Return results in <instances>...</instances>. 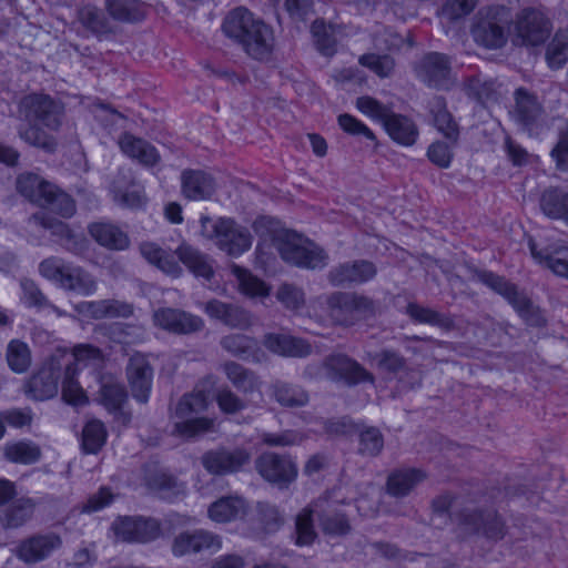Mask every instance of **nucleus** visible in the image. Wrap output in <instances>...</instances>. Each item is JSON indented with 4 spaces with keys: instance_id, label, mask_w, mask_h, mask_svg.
I'll use <instances>...</instances> for the list:
<instances>
[{
    "instance_id": "9b49d317",
    "label": "nucleus",
    "mask_w": 568,
    "mask_h": 568,
    "mask_svg": "<svg viewBox=\"0 0 568 568\" xmlns=\"http://www.w3.org/2000/svg\"><path fill=\"white\" fill-rule=\"evenodd\" d=\"M551 32L550 20L538 9L524 8L516 18L514 43L536 47L546 42Z\"/></svg>"
},
{
    "instance_id": "4c0bfd02",
    "label": "nucleus",
    "mask_w": 568,
    "mask_h": 568,
    "mask_svg": "<svg viewBox=\"0 0 568 568\" xmlns=\"http://www.w3.org/2000/svg\"><path fill=\"white\" fill-rule=\"evenodd\" d=\"M19 285V301L26 308L34 310L39 313L52 312L58 316H63L65 314L58 306L50 302V300L45 296V294L33 280L23 277L20 280Z\"/></svg>"
},
{
    "instance_id": "20e7f679",
    "label": "nucleus",
    "mask_w": 568,
    "mask_h": 568,
    "mask_svg": "<svg viewBox=\"0 0 568 568\" xmlns=\"http://www.w3.org/2000/svg\"><path fill=\"white\" fill-rule=\"evenodd\" d=\"M17 190L30 202L47 207L64 219L73 216L77 211L75 202L69 194L37 174L19 175Z\"/></svg>"
},
{
    "instance_id": "c03bdc74",
    "label": "nucleus",
    "mask_w": 568,
    "mask_h": 568,
    "mask_svg": "<svg viewBox=\"0 0 568 568\" xmlns=\"http://www.w3.org/2000/svg\"><path fill=\"white\" fill-rule=\"evenodd\" d=\"M405 313L412 322L417 324H427L444 331H450L455 327V320L449 313H442L416 302H409L406 305Z\"/></svg>"
},
{
    "instance_id": "603ef678",
    "label": "nucleus",
    "mask_w": 568,
    "mask_h": 568,
    "mask_svg": "<svg viewBox=\"0 0 568 568\" xmlns=\"http://www.w3.org/2000/svg\"><path fill=\"white\" fill-rule=\"evenodd\" d=\"M358 454L367 457L378 456L384 448V436L375 426L359 424L358 430Z\"/></svg>"
},
{
    "instance_id": "4be33fe9",
    "label": "nucleus",
    "mask_w": 568,
    "mask_h": 568,
    "mask_svg": "<svg viewBox=\"0 0 568 568\" xmlns=\"http://www.w3.org/2000/svg\"><path fill=\"white\" fill-rule=\"evenodd\" d=\"M528 247L537 263L551 270L556 275L568 280V246L547 244L529 237Z\"/></svg>"
},
{
    "instance_id": "79ce46f5",
    "label": "nucleus",
    "mask_w": 568,
    "mask_h": 568,
    "mask_svg": "<svg viewBox=\"0 0 568 568\" xmlns=\"http://www.w3.org/2000/svg\"><path fill=\"white\" fill-rule=\"evenodd\" d=\"M365 358L381 373L390 377H396L408 369L407 359L393 348H382L378 352L366 351Z\"/></svg>"
},
{
    "instance_id": "09e8293b",
    "label": "nucleus",
    "mask_w": 568,
    "mask_h": 568,
    "mask_svg": "<svg viewBox=\"0 0 568 568\" xmlns=\"http://www.w3.org/2000/svg\"><path fill=\"white\" fill-rule=\"evenodd\" d=\"M146 12V4L140 0H109V16L121 22H141Z\"/></svg>"
},
{
    "instance_id": "69168bd1",
    "label": "nucleus",
    "mask_w": 568,
    "mask_h": 568,
    "mask_svg": "<svg viewBox=\"0 0 568 568\" xmlns=\"http://www.w3.org/2000/svg\"><path fill=\"white\" fill-rule=\"evenodd\" d=\"M455 146L449 141H435L427 149V158L434 165L448 169L454 159L453 148Z\"/></svg>"
},
{
    "instance_id": "8fccbe9b",
    "label": "nucleus",
    "mask_w": 568,
    "mask_h": 568,
    "mask_svg": "<svg viewBox=\"0 0 568 568\" xmlns=\"http://www.w3.org/2000/svg\"><path fill=\"white\" fill-rule=\"evenodd\" d=\"M272 389L274 399L286 408H300L310 400L307 392L298 385L277 381Z\"/></svg>"
},
{
    "instance_id": "f03ea898",
    "label": "nucleus",
    "mask_w": 568,
    "mask_h": 568,
    "mask_svg": "<svg viewBox=\"0 0 568 568\" xmlns=\"http://www.w3.org/2000/svg\"><path fill=\"white\" fill-rule=\"evenodd\" d=\"M104 359L102 352L91 345H79L74 347L72 362L65 365L62 381V398L73 406H81L88 402V396L77 379V375L88 369L98 388V402L106 405V382L103 372Z\"/></svg>"
},
{
    "instance_id": "a19ab883",
    "label": "nucleus",
    "mask_w": 568,
    "mask_h": 568,
    "mask_svg": "<svg viewBox=\"0 0 568 568\" xmlns=\"http://www.w3.org/2000/svg\"><path fill=\"white\" fill-rule=\"evenodd\" d=\"M140 253L151 265L158 267L162 272L179 277L182 275V267L175 260L174 254L163 250L154 242H142L140 244Z\"/></svg>"
},
{
    "instance_id": "0e129e2a",
    "label": "nucleus",
    "mask_w": 568,
    "mask_h": 568,
    "mask_svg": "<svg viewBox=\"0 0 568 568\" xmlns=\"http://www.w3.org/2000/svg\"><path fill=\"white\" fill-rule=\"evenodd\" d=\"M434 125L452 145L458 144L459 128L446 108H442L434 113Z\"/></svg>"
},
{
    "instance_id": "f257e3e1",
    "label": "nucleus",
    "mask_w": 568,
    "mask_h": 568,
    "mask_svg": "<svg viewBox=\"0 0 568 568\" xmlns=\"http://www.w3.org/2000/svg\"><path fill=\"white\" fill-rule=\"evenodd\" d=\"M453 505L450 494L439 495L432 501L433 513L439 517L448 516L460 540L481 537L489 542H498L506 536V523L493 505L481 504L475 497L466 498L459 508L450 511Z\"/></svg>"
},
{
    "instance_id": "37998d69",
    "label": "nucleus",
    "mask_w": 568,
    "mask_h": 568,
    "mask_svg": "<svg viewBox=\"0 0 568 568\" xmlns=\"http://www.w3.org/2000/svg\"><path fill=\"white\" fill-rule=\"evenodd\" d=\"M205 312L209 316L220 320L230 327L244 328L250 324L247 312L234 304L219 300L209 301L205 304Z\"/></svg>"
},
{
    "instance_id": "f8f14e48",
    "label": "nucleus",
    "mask_w": 568,
    "mask_h": 568,
    "mask_svg": "<svg viewBox=\"0 0 568 568\" xmlns=\"http://www.w3.org/2000/svg\"><path fill=\"white\" fill-rule=\"evenodd\" d=\"M20 108L28 122H36L50 131H57L61 125L63 108L48 94H29L21 100Z\"/></svg>"
},
{
    "instance_id": "4d7b16f0",
    "label": "nucleus",
    "mask_w": 568,
    "mask_h": 568,
    "mask_svg": "<svg viewBox=\"0 0 568 568\" xmlns=\"http://www.w3.org/2000/svg\"><path fill=\"white\" fill-rule=\"evenodd\" d=\"M546 61L551 70L562 69L568 62V38L556 33L546 48Z\"/></svg>"
},
{
    "instance_id": "dca6fc26",
    "label": "nucleus",
    "mask_w": 568,
    "mask_h": 568,
    "mask_svg": "<svg viewBox=\"0 0 568 568\" xmlns=\"http://www.w3.org/2000/svg\"><path fill=\"white\" fill-rule=\"evenodd\" d=\"M376 275L377 267L373 262L355 260L333 266L327 280L334 287H353L374 280Z\"/></svg>"
},
{
    "instance_id": "3c124183",
    "label": "nucleus",
    "mask_w": 568,
    "mask_h": 568,
    "mask_svg": "<svg viewBox=\"0 0 568 568\" xmlns=\"http://www.w3.org/2000/svg\"><path fill=\"white\" fill-rule=\"evenodd\" d=\"M315 507L308 506L302 509L295 519V545L300 547L311 546L317 538L314 526Z\"/></svg>"
},
{
    "instance_id": "a18cd8bd",
    "label": "nucleus",
    "mask_w": 568,
    "mask_h": 568,
    "mask_svg": "<svg viewBox=\"0 0 568 568\" xmlns=\"http://www.w3.org/2000/svg\"><path fill=\"white\" fill-rule=\"evenodd\" d=\"M539 206L547 217L568 224V191L558 186L546 189L540 195Z\"/></svg>"
},
{
    "instance_id": "e2e57ef3",
    "label": "nucleus",
    "mask_w": 568,
    "mask_h": 568,
    "mask_svg": "<svg viewBox=\"0 0 568 568\" xmlns=\"http://www.w3.org/2000/svg\"><path fill=\"white\" fill-rule=\"evenodd\" d=\"M215 402L219 409L225 415L237 414L247 407V402L237 396L227 386L216 389Z\"/></svg>"
},
{
    "instance_id": "aec40b11",
    "label": "nucleus",
    "mask_w": 568,
    "mask_h": 568,
    "mask_svg": "<svg viewBox=\"0 0 568 568\" xmlns=\"http://www.w3.org/2000/svg\"><path fill=\"white\" fill-rule=\"evenodd\" d=\"M417 78L434 89H448L450 83V61L439 52L426 53L415 68Z\"/></svg>"
},
{
    "instance_id": "7c9ffc66",
    "label": "nucleus",
    "mask_w": 568,
    "mask_h": 568,
    "mask_svg": "<svg viewBox=\"0 0 568 568\" xmlns=\"http://www.w3.org/2000/svg\"><path fill=\"white\" fill-rule=\"evenodd\" d=\"M247 501L237 495L222 496L213 501L207 509V516L215 523L242 520L248 513Z\"/></svg>"
},
{
    "instance_id": "ea45409f",
    "label": "nucleus",
    "mask_w": 568,
    "mask_h": 568,
    "mask_svg": "<svg viewBox=\"0 0 568 568\" xmlns=\"http://www.w3.org/2000/svg\"><path fill=\"white\" fill-rule=\"evenodd\" d=\"M220 344L224 351L243 361L258 362L262 355L258 341L244 334L226 335Z\"/></svg>"
},
{
    "instance_id": "f704fd0d",
    "label": "nucleus",
    "mask_w": 568,
    "mask_h": 568,
    "mask_svg": "<svg viewBox=\"0 0 568 568\" xmlns=\"http://www.w3.org/2000/svg\"><path fill=\"white\" fill-rule=\"evenodd\" d=\"M119 146L126 156L138 160L139 163L148 168L156 165L161 160L154 145L130 133L122 134Z\"/></svg>"
},
{
    "instance_id": "9d476101",
    "label": "nucleus",
    "mask_w": 568,
    "mask_h": 568,
    "mask_svg": "<svg viewBox=\"0 0 568 568\" xmlns=\"http://www.w3.org/2000/svg\"><path fill=\"white\" fill-rule=\"evenodd\" d=\"M510 11L505 6L490 7L487 16L471 29L474 40L487 49H500L507 43Z\"/></svg>"
},
{
    "instance_id": "6ab92c4d",
    "label": "nucleus",
    "mask_w": 568,
    "mask_h": 568,
    "mask_svg": "<svg viewBox=\"0 0 568 568\" xmlns=\"http://www.w3.org/2000/svg\"><path fill=\"white\" fill-rule=\"evenodd\" d=\"M60 377L61 364L51 357L29 378L26 393L34 400L50 399L58 394Z\"/></svg>"
},
{
    "instance_id": "5701e85b",
    "label": "nucleus",
    "mask_w": 568,
    "mask_h": 568,
    "mask_svg": "<svg viewBox=\"0 0 568 568\" xmlns=\"http://www.w3.org/2000/svg\"><path fill=\"white\" fill-rule=\"evenodd\" d=\"M314 507L320 527L325 536L345 537L351 532L352 526L347 515L335 503L323 497L314 503Z\"/></svg>"
},
{
    "instance_id": "cd10ccee",
    "label": "nucleus",
    "mask_w": 568,
    "mask_h": 568,
    "mask_svg": "<svg viewBox=\"0 0 568 568\" xmlns=\"http://www.w3.org/2000/svg\"><path fill=\"white\" fill-rule=\"evenodd\" d=\"M515 106L510 112L515 122L524 130L531 131L542 113V106L536 94L520 87L514 92Z\"/></svg>"
},
{
    "instance_id": "bf43d9fd",
    "label": "nucleus",
    "mask_w": 568,
    "mask_h": 568,
    "mask_svg": "<svg viewBox=\"0 0 568 568\" xmlns=\"http://www.w3.org/2000/svg\"><path fill=\"white\" fill-rule=\"evenodd\" d=\"M113 201L123 209L134 211L144 210L148 204L145 187L141 181L134 183V186L128 187V191L113 196Z\"/></svg>"
},
{
    "instance_id": "393cba45",
    "label": "nucleus",
    "mask_w": 568,
    "mask_h": 568,
    "mask_svg": "<svg viewBox=\"0 0 568 568\" xmlns=\"http://www.w3.org/2000/svg\"><path fill=\"white\" fill-rule=\"evenodd\" d=\"M216 190L214 176L203 170L185 169L181 173V193L190 201L210 199Z\"/></svg>"
},
{
    "instance_id": "5fc2aeb1",
    "label": "nucleus",
    "mask_w": 568,
    "mask_h": 568,
    "mask_svg": "<svg viewBox=\"0 0 568 568\" xmlns=\"http://www.w3.org/2000/svg\"><path fill=\"white\" fill-rule=\"evenodd\" d=\"M146 486L162 499L172 500L181 493L178 479L168 473L158 471L146 476Z\"/></svg>"
},
{
    "instance_id": "6e6552de",
    "label": "nucleus",
    "mask_w": 568,
    "mask_h": 568,
    "mask_svg": "<svg viewBox=\"0 0 568 568\" xmlns=\"http://www.w3.org/2000/svg\"><path fill=\"white\" fill-rule=\"evenodd\" d=\"M327 312L333 322L341 326H353L374 313L372 298L349 292H334L327 300Z\"/></svg>"
},
{
    "instance_id": "e433bc0d",
    "label": "nucleus",
    "mask_w": 568,
    "mask_h": 568,
    "mask_svg": "<svg viewBox=\"0 0 568 568\" xmlns=\"http://www.w3.org/2000/svg\"><path fill=\"white\" fill-rule=\"evenodd\" d=\"M256 21L257 19L247 8L236 7L224 17L221 28L225 37L239 44L250 33V29Z\"/></svg>"
},
{
    "instance_id": "c756f323",
    "label": "nucleus",
    "mask_w": 568,
    "mask_h": 568,
    "mask_svg": "<svg viewBox=\"0 0 568 568\" xmlns=\"http://www.w3.org/2000/svg\"><path fill=\"white\" fill-rule=\"evenodd\" d=\"M263 345L271 353L284 357H306L312 353L307 341L284 333L265 334Z\"/></svg>"
},
{
    "instance_id": "1a4fd4ad",
    "label": "nucleus",
    "mask_w": 568,
    "mask_h": 568,
    "mask_svg": "<svg viewBox=\"0 0 568 568\" xmlns=\"http://www.w3.org/2000/svg\"><path fill=\"white\" fill-rule=\"evenodd\" d=\"M202 227L212 224V234L210 237L215 240L217 247L230 256L237 257L248 251L252 245V235L250 231L237 224L233 219L220 217L216 221L204 216L201 217Z\"/></svg>"
},
{
    "instance_id": "49530a36",
    "label": "nucleus",
    "mask_w": 568,
    "mask_h": 568,
    "mask_svg": "<svg viewBox=\"0 0 568 568\" xmlns=\"http://www.w3.org/2000/svg\"><path fill=\"white\" fill-rule=\"evenodd\" d=\"M3 456L13 464L32 465L41 459L42 452L34 442L21 439L8 442L3 447Z\"/></svg>"
},
{
    "instance_id": "b1692460",
    "label": "nucleus",
    "mask_w": 568,
    "mask_h": 568,
    "mask_svg": "<svg viewBox=\"0 0 568 568\" xmlns=\"http://www.w3.org/2000/svg\"><path fill=\"white\" fill-rule=\"evenodd\" d=\"M251 58L264 61L270 58L274 48L273 29L263 20L257 19L250 33L239 43Z\"/></svg>"
},
{
    "instance_id": "338daca9",
    "label": "nucleus",
    "mask_w": 568,
    "mask_h": 568,
    "mask_svg": "<svg viewBox=\"0 0 568 568\" xmlns=\"http://www.w3.org/2000/svg\"><path fill=\"white\" fill-rule=\"evenodd\" d=\"M337 123L339 128L349 135L364 136L372 142L376 140L374 132L364 122L349 113L339 114L337 116Z\"/></svg>"
},
{
    "instance_id": "423d86ee",
    "label": "nucleus",
    "mask_w": 568,
    "mask_h": 568,
    "mask_svg": "<svg viewBox=\"0 0 568 568\" xmlns=\"http://www.w3.org/2000/svg\"><path fill=\"white\" fill-rule=\"evenodd\" d=\"M207 408V397L203 392L184 394L178 402L173 416L181 419L174 423L172 435L184 439L207 433L214 427V419L192 417Z\"/></svg>"
},
{
    "instance_id": "680f3d73",
    "label": "nucleus",
    "mask_w": 568,
    "mask_h": 568,
    "mask_svg": "<svg viewBox=\"0 0 568 568\" xmlns=\"http://www.w3.org/2000/svg\"><path fill=\"white\" fill-rule=\"evenodd\" d=\"M358 62L379 78L390 77L395 69V60L389 54L365 53L359 57Z\"/></svg>"
},
{
    "instance_id": "4468645a",
    "label": "nucleus",
    "mask_w": 568,
    "mask_h": 568,
    "mask_svg": "<svg viewBox=\"0 0 568 568\" xmlns=\"http://www.w3.org/2000/svg\"><path fill=\"white\" fill-rule=\"evenodd\" d=\"M221 548V537L203 528L181 531L174 537L171 545L172 555L176 558L202 552L213 554Z\"/></svg>"
},
{
    "instance_id": "39448f33",
    "label": "nucleus",
    "mask_w": 568,
    "mask_h": 568,
    "mask_svg": "<svg viewBox=\"0 0 568 568\" xmlns=\"http://www.w3.org/2000/svg\"><path fill=\"white\" fill-rule=\"evenodd\" d=\"M275 247L286 263L304 270H323L327 266V252L315 242L294 231L283 230L274 236Z\"/></svg>"
},
{
    "instance_id": "72a5a7b5",
    "label": "nucleus",
    "mask_w": 568,
    "mask_h": 568,
    "mask_svg": "<svg viewBox=\"0 0 568 568\" xmlns=\"http://www.w3.org/2000/svg\"><path fill=\"white\" fill-rule=\"evenodd\" d=\"M109 415L112 416V430L120 433L132 420V412L129 408V395L123 386L114 385L109 381Z\"/></svg>"
},
{
    "instance_id": "412c9836",
    "label": "nucleus",
    "mask_w": 568,
    "mask_h": 568,
    "mask_svg": "<svg viewBox=\"0 0 568 568\" xmlns=\"http://www.w3.org/2000/svg\"><path fill=\"white\" fill-rule=\"evenodd\" d=\"M125 371L133 398L141 404L148 403L153 383V367L149 359L135 353L129 358Z\"/></svg>"
},
{
    "instance_id": "13d9d810",
    "label": "nucleus",
    "mask_w": 568,
    "mask_h": 568,
    "mask_svg": "<svg viewBox=\"0 0 568 568\" xmlns=\"http://www.w3.org/2000/svg\"><path fill=\"white\" fill-rule=\"evenodd\" d=\"M105 429L101 420H89L82 432V447L88 454L98 453L105 440Z\"/></svg>"
},
{
    "instance_id": "7ed1b4c3",
    "label": "nucleus",
    "mask_w": 568,
    "mask_h": 568,
    "mask_svg": "<svg viewBox=\"0 0 568 568\" xmlns=\"http://www.w3.org/2000/svg\"><path fill=\"white\" fill-rule=\"evenodd\" d=\"M466 268L473 278L503 296L527 326L535 328L546 326L547 320L540 307L536 306L515 283L493 271L480 270L473 264H466Z\"/></svg>"
},
{
    "instance_id": "0eeeda50",
    "label": "nucleus",
    "mask_w": 568,
    "mask_h": 568,
    "mask_svg": "<svg viewBox=\"0 0 568 568\" xmlns=\"http://www.w3.org/2000/svg\"><path fill=\"white\" fill-rule=\"evenodd\" d=\"M322 372L331 383L353 388L361 384H374L375 376L359 362L344 353H332L324 357Z\"/></svg>"
},
{
    "instance_id": "58836bf2",
    "label": "nucleus",
    "mask_w": 568,
    "mask_h": 568,
    "mask_svg": "<svg viewBox=\"0 0 568 568\" xmlns=\"http://www.w3.org/2000/svg\"><path fill=\"white\" fill-rule=\"evenodd\" d=\"M223 372L232 385L244 396L261 395V381L251 369L236 362H226Z\"/></svg>"
},
{
    "instance_id": "2f4dec72",
    "label": "nucleus",
    "mask_w": 568,
    "mask_h": 568,
    "mask_svg": "<svg viewBox=\"0 0 568 568\" xmlns=\"http://www.w3.org/2000/svg\"><path fill=\"white\" fill-rule=\"evenodd\" d=\"M382 125L389 138L403 146L414 145L419 135L418 128L410 118L395 113L392 110L382 122Z\"/></svg>"
},
{
    "instance_id": "2eb2a0df",
    "label": "nucleus",
    "mask_w": 568,
    "mask_h": 568,
    "mask_svg": "<svg viewBox=\"0 0 568 568\" xmlns=\"http://www.w3.org/2000/svg\"><path fill=\"white\" fill-rule=\"evenodd\" d=\"M114 534L124 541L129 542H150L161 536V524L155 518H145L142 516L119 517L112 524Z\"/></svg>"
},
{
    "instance_id": "473e14b6",
    "label": "nucleus",
    "mask_w": 568,
    "mask_h": 568,
    "mask_svg": "<svg viewBox=\"0 0 568 568\" xmlns=\"http://www.w3.org/2000/svg\"><path fill=\"white\" fill-rule=\"evenodd\" d=\"M174 254L196 278L210 282L214 277V270L207 255L191 244L183 241L176 247Z\"/></svg>"
},
{
    "instance_id": "ddd939ff",
    "label": "nucleus",
    "mask_w": 568,
    "mask_h": 568,
    "mask_svg": "<svg viewBox=\"0 0 568 568\" xmlns=\"http://www.w3.org/2000/svg\"><path fill=\"white\" fill-rule=\"evenodd\" d=\"M258 474L278 488H287L297 477V466L288 455L273 452L261 454L255 460Z\"/></svg>"
},
{
    "instance_id": "f3484780",
    "label": "nucleus",
    "mask_w": 568,
    "mask_h": 568,
    "mask_svg": "<svg viewBox=\"0 0 568 568\" xmlns=\"http://www.w3.org/2000/svg\"><path fill=\"white\" fill-rule=\"evenodd\" d=\"M29 225L49 231L65 250L73 254H83L88 248V241L83 235L75 234L67 223L48 215L45 212L34 213L29 219Z\"/></svg>"
},
{
    "instance_id": "864d4df0",
    "label": "nucleus",
    "mask_w": 568,
    "mask_h": 568,
    "mask_svg": "<svg viewBox=\"0 0 568 568\" xmlns=\"http://www.w3.org/2000/svg\"><path fill=\"white\" fill-rule=\"evenodd\" d=\"M6 358L9 368L17 373H26L31 366V351L21 339H11L6 349Z\"/></svg>"
},
{
    "instance_id": "bb28decb",
    "label": "nucleus",
    "mask_w": 568,
    "mask_h": 568,
    "mask_svg": "<svg viewBox=\"0 0 568 568\" xmlns=\"http://www.w3.org/2000/svg\"><path fill=\"white\" fill-rule=\"evenodd\" d=\"M61 545V537L54 532L34 535L19 545L18 557L27 564H34L48 558Z\"/></svg>"
},
{
    "instance_id": "a878e982",
    "label": "nucleus",
    "mask_w": 568,
    "mask_h": 568,
    "mask_svg": "<svg viewBox=\"0 0 568 568\" xmlns=\"http://www.w3.org/2000/svg\"><path fill=\"white\" fill-rule=\"evenodd\" d=\"M154 322L161 328L175 334L194 333L204 325L201 317L170 307L158 310Z\"/></svg>"
},
{
    "instance_id": "de8ad7c7",
    "label": "nucleus",
    "mask_w": 568,
    "mask_h": 568,
    "mask_svg": "<svg viewBox=\"0 0 568 568\" xmlns=\"http://www.w3.org/2000/svg\"><path fill=\"white\" fill-rule=\"evenodd\" d=\"M58 286L81 295H91L95 291V283L90 274L72 263H68Z\"/></svg>"
},
{
    "instance_id": "c85d7f7f",
    "label": "nucleus",
    "mask_w": 568,
    "mask_h": 568,
    "mask_svg": "<svg viewBox=\"0 0 568 568\" xmlns=\"http://www.w3.org/2000/svg\"><path fill=\"white\" fill-rule=\"evenodd\" d=\"M426 478L427 474L422 468H395L387 476L386 493L394 498L407 497Z\"/></svg>"
},
{
    "instance_id": "774afa93",
    "label": "nucleus",
    "mask_w": 568,
    "mask_h": 568,
    "mask_svg": "<svg viewBox=\"0 0 568 568\" xmlns=\"http://www.w3.org/2000/svg\"><path fill=\"white\" fill-rule=\"evenodd\" d=\"M284 8L294 23L306 24L315 13L313 0H285Z\"/></svg>"
},
{
    "instance_id": "c9c22d12",
    "label": "nucleus",
    "mask_w": 568,
    "mask_h": 568,
    "mask_svg": "<svg viewBox=\"0 0 568 568\" xmlns=\"http://www.w3.org/2000/svg\"><path fill=\"white\" fill-rule=\"evenodd\" d=\"M37 501L29 496H21L0 510V524L4 528L16 529L26 525L33 516Z\"/></svg>"
},
{
    "instance_id": "6e6d98bb",
    "label": "nucleus",
    "mask_w": 568,
    "mask_h": 568,
    "mask_svg": "<svg viewBox=\"0 0 568 568\" xmlns=\"http://www.w3.org/2000/svg\"><path fill=\"white\" fill-rule=\"evenodd\" d=\"M231 272L237 280L240 292L244 295L255 297L266 296L268 294V287L266 284L254 276L250 270L237 264H233L231 266Z\"/></svg>"
},
{
    "instance_id": "a211bd4d",
    "label": "nucleus",
    "mask_w": 568,
    "mask_h": 568,
    "mask_svg": "<svg viewBox=\"0 0 568 568\" xmlns=\"http://www.w3.org/2000/svg\"><path fill=\"white\" fill-rule=\"evenodd\" d=\"M250 453L244 448H217L205 452L201 457L203 468L212 475L236 473L250 462Z\"/></svg>"
},
{
    "instance_id": "052dcab7",
    "label": "nucleus",
    "mask_w": 568,
    "mask_h": 568,
    "mask_svg": "<svg viewBox=\"0 0 568 568\" xmlns=\"http://www.w3.org/2000/svg\"><path fill=\"white\" fill-rule=\"evenodd\" d=\"M311 33L316 49L326 57H332L336 52V39L328 31L324 20L316 19L312 22Z\"/></svg>"
}]
</instances>
